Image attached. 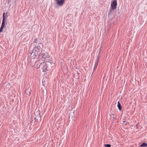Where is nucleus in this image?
I'll list each match as a JSON object with an SVG mask.
<instances>
[{
  "mask_svg": "<svg viewBox=\"0 0 147 147\" xmlns=\"http://www.w3.org/2000/svg\"><path fill=\"white\" fill-rule=\"evenodd\" d=\"M41 47L40 46L35 47L32 51L31 52L29 60L32 62H36L39 59V54L41 50Z\"/></svg>",
  "mask_w": 147,
  "mask_h": 147,
  "instance_id": "f257e3e1",
  "label": "nucleus"
},
{
  "mask_svg": "<svg viewBox=\"0 0 147 147\" xmlns=\"http://www.w3.org/2000/svg\"><path fill=\"white\" fill-rule=\"evenodd\" d=\"M54 65V63H53L51 60L46 61L45 62H43L41 63L40 68L43 71H46L48 70V69L53 67Z\"/></svg>",
  "mask_w": 147,
  "mask_h": 147,
  "instance_id": "f03ea898",
  "label": "nucleus"
},
{
  "mask_svg": "<svg viewBox=\"0 0 147 147\" xmlns=\"http://www.w3.org/2000/svg\"><path fill=\"white\" fill-rule=\"evenodd\" d=\"M40 61L39 59H38V60L36 62L32 63L30 61V64L34 66V68L38 69L39 68H40L41 66V63H42L40 62Z\"/></svg>",
  "mask_w": 147,
  "mask_h": 147,
  "instance_id": "7ed1b4c3",
  "label": "nucleus"
},
{
  "mask_svg": "<svg viewBox=\"0 0 147 147\" xmlns=\"http://www.w3.org/2000/svg\"><path fill=\"white\" fill-rule=\"evenodd\" d=\"M35 117L34 119L36 122H38L41 119V115L40 111H38L35 113Z\"/></svg>",
  "mask_w": 147,
  "mask_h": 147,
  "instance_id": "20e7f679",
  "label": "nucleus"
},
{
  "mask_svg": "<svg viewBox=\"0 0 147 147\" xmlns=\"http://www.w3.org/2000/svg\"><path fill=\"white\" fill-rule=\"evenodd\" d=\"M117 0H113L111 2V10H114L116 9L117 6Z\"/></svg>",
  "mask_w": 147,
  "mask_h": 147,
  "instance_id": "39448f33",
  "label": "nucleus"
},
{
  "mask_svg": "<svg viewBox=\"0 0 147 147\" xmlns=\"http://www.w3.org/2000/svg\"><path fill=\"white\" fill-rule=\"evenodd\" d=\"M42 57V61H43L44 60V59H47L49 55L48 53H43L40 57Z\"/></svg>",
  "mask_w": 147,
  "mask_h": 147,
  "instance_id": "423d86ee",
  "label": "nucleus"
},
{
  "mask_svg": "<svg viewBox=\"0 0 147 147\" xmlns=\"http://www.w3.org/2000/svg\"><path fill=\"white\" fill-rule=\"evenodd\" d=\"M32 92L31 88L29 87L26 90V95L28 96H30L31 94V92Z\"/></svg>",
  "mask_w": 147,
  "mask_h": 147,
  "instance_id": "0eeeda50",
  "label": "nucleus"
},
{
  "mask_svg": "<svg viewBox=\"0 0 147 147\" xmlns=\"http://www.w3.org/2000/svg\"><path fill=\"white\" fill-rule=\"evenodd\" d=\"M99 58V55H97V58L96 60L94 66V67L93 71H94V69L96 68L98 63V61Z\"/></svg>",
  "mask_w": 147,
  "mask_h": 147,
  "instance_id": "6e6552de",
  "label": "nucleus"
},
{
  "mask_svg": "<svg viewBox=\"0 0 147 147\" xmlns=\"http://www.w3.org/2000/svg\"><path fill=\"white\" fill-rule=\"evenodd\" d=\"M5 13H3V21H2V24H1V27H3V28H4V26H5V19H6V18H5Z\"/></svg>",
  "mask_w": 147,
  "mask_h": 147,
  "instance_id": "1a4fd4ad",
  "label": "nucleus"
},
{
  "mask_svg": "<svg viewBox=\"0 0 147 147\" xmlns=\"http://www.w3.org/2000/svg\"><path fill=\"white\" fill-rule=\"evenodd\" d=\"M140 146L143 147H147V144L146 143H143L140 145Z\"/></svg>",
  "mask_w": 147,
  "mask_h": 147,
  "instance_id": "9d476101",
  "label": "nucleus"
},
{
  "mask_svg": "<svg viewBox=\"0 0 147 147\" xmlns=\"http://www.w3.org/2000/svg\"><path fill=\"white\" fill-rule=\"evenodd\" d=\"M117 107L119 109L120 111L121 110V105L120 104L119 102V101L117 103Z\"/></svg>",
  "mask_w": 147,
  "mask_h": 147,
  "instance_id": "9b49d317",
  "label": "nucleus"
},
{
  "mask_svg": "<svg viewBox=\"0 0 147 147\" xmlns=\"http://www.w3.org/2000/svg\"><path fill=\"white\" fill-rule=\"evenodd\" d=\"M111 145L109 144H105V147H111Z\"/></svg>",
  "mask_w": 147,
  "mask_h": 147,
  "instance_id": "f8f14e48",
  "label": "nucleus"
},
{
  "mask_svg": "<svg viewBox=\"0 0 147 147\" xmlns=\"http://www.w3.org/2000/svg\"><path fill=\"white\" fill-rule=\"evenodd\" d=\"M123 124H124L125 125H126L127 124V122L125 121H123Z\"/></svg>",
  "mask_w": 147,
  "mask_h": 147,
  "instance_id": "ddd939ff",
  "label": "nucleus"
},
{
  "mask_svg": "<svg viewBox=\"0 0 147 147\" xmlns=\"http://www.w3.org/2000/svg\"><path fill=\"white\" fill-rule=\"evenodd\" d=\"M3 27H1V28H0V32H2L3 30Z\"/></svg>",
  "mask_w": 147,
  "mask_h": 147,
  "instance_id": "4468645a",
  "label": "nucleus"
},
{
  "mask_svg": "<svg viewBox=\"0 0 147 147\" xmlns=\"http://www.w3.org/2000/svg\"><path fill=\"white\" fill-rule=\"evenodd\" d=\"M100 49H101V48H100V50L98 52V55H99V54H100Z\"/></svg>",
  "mask_w": 147,
  "mask_h": 147,
  "instance_id": "2eb2a0df",
  "label": "nucleus"
},
{
  "mask_svg": "<svg viewBox=\"0 0 147 147\" xmlns=\"http://www.w3.org/2000/svg\"><path fill=\"white\" fill-rule=\"evenodd\" d=\"M36 41H37V39H34V42H36Z\"/></svg>",
  "mask_w": 147,
  "mask_h": 147,
  "instance_id": "dca6fc26",
  "label": "nucleus"
},
{
  "mask_svg": "<svg viewBox=\"0 0 147 147\" xmlns=\"http://www.w3.org/2000/svg\"><path fill=\"white\" fill-rule=\"evenodd\" d=\"M7 14V13L6 14V16H6Z\"/></svg>",
  "mask_w": 147,
  "mask_h": 147,
  "instance_id": "f3484780",
  "label": "nucleus"
},
{
  "mask_svg": "<svg viewBox=\"0 0 147 147\" xmlns=\"http://www.w3.org/2000/svg\"><path fill=\"white\" fill-rule=\"evenodd\" d=\"M42 83H43V81H42Z\"/></svg>",
  "mask_w": 147,
  "mask_h": 147,
  "instance_id": "a211bd4d",
  "label": "nucleus"
}]
</instances>
